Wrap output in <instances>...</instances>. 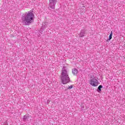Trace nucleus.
Masks as SVG:
<instances>
[{"mask_svg":"<svg viewBox=\"0 0 125 125\" xmlns=\"http://www.w3.org/2000/svg\"><path fill=\"white\" fill-rule=\"evenodd\" d=\"M33 12L34 11L30 10L22 15L21 21L23 25L30 26L34 22L35 15Z\"/></svg>","mask_w":125,"mask_h":125,"instance_id":"1","label":"nucleus"},{"mask_svg":"<svg viewBox=\"0 0 125 125\" xmlns=\"http://www.w3.org/2000/svg\"><path fill=\"white\" fill-rule=\"evenodd\" d=\"M61 79L63 84H66L71 82L70 77H69V75L68 74V71H67V67L66 66L62 67L61 75Z\"/></svg>","mask_w":125,"mask_h":125,"instance_id":"2","label":"nucleus"},{"mask_svg":"<svg viewBox=\"0 0 125 125\" xmlns=\"http://www.w3.org/2000/svg\"><path fill=\"white\" fill-rule=\"evenodd\" d=\"M56 3H57V0H49V9L54 11V10H55V5Z\"/></svg>","mask_w":125,"mask_h":125,"instance_id":"3","label":"nucleus"},{"mask_svg":"<svg viewBox=\"0 0 125 125\" xmlns=\"http://www.w3.org/2000/svg\"><path fill=\"white\" fill-rule=\"evenodd\" d=\"M89 83L92 86H97L98 85V81L96 79V77H94L90 79Z\"/></svg>","mask_w":125,"mask_h":125,"instance_id":"4","label":"nucleus"},{"mask_svg":"<svg viewBox=\"0 0 125 125\" xmlns=\"http://www.w3.org/2000/svg\"><path fill=\"white\" fill-rule=\"evenodd\" d=\"M85 30H81L79 34V37L83 38V37H85Z\"/></svg>","mask_w":125,"mask_h":125,"instance_id":"5","label":"nucleus"},{"mask_svg":"<svg viewBox=\"0 0 125 125\" xmlns=\"http://www.w3.org/2000/svg\"><path fill=\"white\" fill-rule=\"evenodd\" d=\"M72 73L74 75H78V73H79L78 69H77L76 68L72 69Z\"/></svg>","mask_w":125,"mask_h":125,"instance_id":"6","label":"nucleus"},{"mask_svg":"<svg viewBox=\"0 0 125 125\" xmlns=\"http://www.w3.org/2000/svg\"><path fill=\"white\" fill-rule=\"evenodd\" d=\"M101 88H103V86H102V85H100L98 86V89H97V91H98V92H99V93H101Z\"/></svg>","mask_w":125,"mask_h":125,"instance_id":"7","label":"nucleus"},{"mask_svg":"<svg viewBox=\"0 0 125 125\" xmlns=\"http://www.w3.org/2000/svg\"><path fill=\"white\" fill-rule=\"evenodd\" d=\"M112 37H113V32L111 31L109 35V39H107V41H106V42H108V41H111V40H112Z\"/></svg>","mask_w":125,"mask_h":125,"instance_id":"8","label":"nucleus"},{"mask_svg":"<svg viewBox=\"0 0 125 125\" xmlns=\"http://www.w3.org/2000/svg\"><path fill=\"white\" fill-rule=\"evenodd\" d=\"M29 118H30V116H26V115H24V116H23V121H24L28 120V119H29Z\"/></svg>","mask_w":125,"mask_h":125,"instance_id":"9","label":"nucleus"},{"mask_svg":"<svg viewBox=\"0 0 125 125\" xmlns=\"http://www.w3.org/2000/svg\"><path fill=\"white\" fill-rule=\"evenodd\" d=\"M71 88H73V85H70V86H69L68 88H67V89H71Z\"/></svg>","mask_w":125,"mask_h":125,"instance_id":"10","label":"nucleus"}]
</instances>
